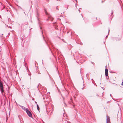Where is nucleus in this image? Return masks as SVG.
<instances>
[{"mask_svg":"<svg viewBox=\"0 0 123 123\" xmlns=\"http://www.w3.org/2000/svg\"><path fill=\"white\" fill-rule=\"evenodd\" d=\"M35 104H37V102H36V101H35Z\"/></svg>","mask_w":123,"mask_h":123,"instance_id":"14","label":"nucleus"},{"mask_svg":"<svg viewBox=\"0 0 123 123\" xmlns=\"http://www.w3.org/2000/svg\"><path fill=\"white\" fill-rule=\"evenodd\" d=\"M37 19L38 20V23L39 24V25H40V24L41 23H40V21L38 18V17H37Z\"/></svg>","mask_w":123,"mask_h":123,"instance_id":"8","label":"nucleus"},{"mask_svg":"<svg viewBox=\"0 0 123 123\" xmlns=\"http://www.w3.org/2000/svg\"><path fill=\"white\" fill-rule=\"evenodd\" d=\"M24 14H25V12H24Z\"/></svg>","mask_w":123,"mask_h":123,"instance_id":"23","label":"nucleus"},{"mask_svg":"<svg viewBox=\"0 0 123 123\" xmlns=\"http://www.w3.org/2000/svg\"><path fill=\"white\" fill-rule=\"evenodd\" d=\"M31 4H32V2H31Z\"/></svg>","mask_w":123,"mask_h":123,"instance_id":"27","label":"nucleus"},{"mask_svg":"<svg viewBox=\"0 0 123 123\" xmlns=\"http://www.w3.org/2000/svg\"><path fill=\"white\" fill-rule=\"evenodd\" d=\"M38 74H40L39 71H38Z\"/></svg>","mask_w":123,"mask_h":123,"instance_id":"12","label":"nucleus"},{"mask_svg":"<svg viewBox=\"0 0 123 123\" xmlns=\"http://www.w3.org/2000/svg\"><path fill=\"white\" fill-rule=\"evenodd\" d=\"M107 37V36H106V37Z\"/></svg>","mask_w":123,"mask_h":123,"instance_id":"29","label":"nucleus"},{"mask_svg":"<svg viewBox=\"0 0 123 123\" xmlns=\"http://www.w3.org/2000/svg\"><path fill=\"white\" fill-rule=\"evenodd\" d=\"M64 104L65 105V106H66V104H65V103H64Z\"/></svg>","mask_w":123,"mask_h":123,"instance_id":"19","label":"nucleus"},{"mask_svg":"<svg viewBox=\"0 0 123 123\" xmlns=\"http://www.w3.org/2000/svg\"><path fill=\"white\" fill-rule=\"evenodd\" d=\"M40 28L41 29V27H40Z\"/></svg>","mask_w":123,"mask_h":123,"instance_id":"26","label":"nucleus"},{"mask_svg":"<svg viewBox=\"0 0 123 123\" xmlns=\"http://www.w3.org/2000/svg\"><path fill=\"white\" fill-rule=\"evenodd\" d=\"M7 27H8V25H7Z\"/></svg>","mask_w":123,"mask_h":123,"instance_id":"20","label":"nucleus"},{"mask_svg":"<svg viewBox=\"0 0 123 123\" xmlns=\"http://www.w3.org/2000/svg\"><path fill=\"white\" fill-rule=\"evenodd\" d=\"M45 13L46 14H47V12H45Z\"/></svg>","mask_w":123,"mask_h":123,"instance_id":"16","label":"nucleus"},{"mask_svg":"<svg viewBox=\"0 0 123 123\" xmlns=\"http://www.w3.org/2000/svg\"><path fill=\"white\" fill-rule=\"evenodd\" d=\"M0 89L1 93H2L4 92V89L3 84L1 82H0Z\"/></svg>","mask_w":123,"mask_h":123,"instance_id":"2","label":"nucleus"},{"mask_svg":"<svg viewBox=\"0 0 123 123\" xmlns=\"http://www.w3.org/2000/svg\"><path fill=\"white\" fill-rule=\"evenodd\" d=\"M106 123H111L109 117L107 116V117Z\"/></svg>","mask_w":123,"mask_h":123,"instance_id":"4","label":"nucleus"},{"mask_svg":"<svg viewBox=\"0 0 123 123\" xmlns=\"http://www.w3.org/2000/svg\"><path fill=\"white\" fill-rule=\"evenodd\" d=\"M105 74L106 76L108 75V70L107 69H106L105 70Z\"/></svg>","mask_w":123,"mask_h":123,"instance_id":"5","label":"nucleus"},{"mask_svg":"<svg viewBox=\"0 0 123 123\" xmlns=\"http://www.w3.org/2000/svg\"><path fill=\"white\" fill-rule=\"evenodd\" d=\"M41 32H42V36H43V38H44V36H43V32H42V31H41Z\"/></svg>","mask_w":123,"mask_h":123,"instance_id":"9","label":"nucleus"},{"mask_svg":"<svg viewBox=\"0 0 123 123\" xmlns=\"http://www.w3.org/2000/svg\"><path fill=\"white\" fill-rule=\"evenodd\" d=\"M53 110H54V109H53L52 110V111H51V113H52V112H53Z\"/></svg>","mask_w":123,"mask_h":123,"instance_id":"13","label":"nucleus"},{"mask_svg":"<svg viewBox=\"0 0 123 123\" xmlns=\"http://www.w3.org/2000/svg\"><path fill=\"white\" fill-rule=\"evenodd\" d=\"M26 112L28 115L30 117L32 118H33L32 114L29 110H28V109H26Z\"/></svg>","mask_w":123,"mask_h":123,"instance_id":"1","label":"nucleus"},{"mask_svg":"<svg viewBox=\"0 0 123 123\" xmlns=\"http://www.w3.org/2000/svg\"><path fill=\"white\" fill-rule=\"evenodd\" d=\"M112 12L111 14H112L113 13V11H112Z\"/></svg>","mask_w":123,"mask_h":123,"instance_id":"15","label":"nucleus"},{"mask_svg":"<svg viewBox=\"0 0 123 123\" xmlns=\"http://www.w3.org/2000/svg\"><path fill=\"white\" fill-rule=\"evenodd\" d=\"M110 96H111V94H110Z\"/></svg>","mask_w":123,"mask_h":123,"instance_id":"22","label":"nucleus"},{"mask_svg":"<svg viewBox=\"0 0 123 123\" xmlns=\"http://www.w3.org/2000/svg\"><path fill=\"white\" fill-rule=\"evenodd\" d=\"M10 34V33H8V34H9V35Z\"/></svg>","mask_w":123,"mask_h":123,"instance_id":"21","label":"nucleus"},{"mask_svg":"<svg viewBox=\"0 0 123 123\" xmlns=\"http://www.w3.org/2000/svg\"><path fill=\"white\" fill-rule=\"evenodd\" d=\"M11 28V27H10V26L8 27V28Z\"/></svg>","mask_w":123,"mask_h":123,"instance_id":"17","label":"nucleus"},{"mask_svg":"<svg viewBox=\"0 0 123 123\" xmlns=\"http://www.w3.org/2000/svg\"><path fill=\"white\" fill-rule=\"evenodd\" d=\"M48 18L47 19V20L48 21L49 20L51 21H52L53 20V18L52 17L50 16H49L48 17Z\"/></svg>","mask_w":123,"mask_h":123,"instance_id":"3","label":"nucleus"},{"mask_svg":"<svg viewBox=\"0 0 123 123\" xmlns=\"http://www.w3.org/2000/svg\"><path fill=\"white\" fill-rule=\"evenodd\" d=\"M16 104H17V103L16 102Z\"/></svg>","mask_w":123,"mask_h":123,"instance_id":"25","label":"nucleus"},{"mask_svg":"<svg viewBox=\"0 0 123 123\" xmlns=\"http://www.w3.org/2000/svg\"><path fill=\"white\" fill-rule=\"evenodd\" d=\"M121 85L123 86V81L122 82Z\"/></svg>","mask_w":123,"mask_h":123,"instance_id":"11","label":"nucleus"},{"mask_svg":"<svg viewBox=\"0 0 123 123\" xmlns=\"http://www.w3.org/2000/svg\"><path fill=\"white\" fill-rule=\"evenodd\" d=\"M81 15L82 16V14H81Z\"/></svg>","mask_w":123,"mask_h":123,"instance_id":"28","label":"nucleus"},{"mask_svg":"<svg viewBox=\"0 0 123 123\" xmlns=\"http://www.w3.org/2000/svg\"><path fill=\"white\" fill-rule=\"evenodd\" d=\"M82 89H83V88H82Z\"/></svg>","mask_w":123,"mask_h":123,"instance_id":"24","label":"nucleus"},{"mask_svg":"<svg viewBox=\"0 0 123 123\" xmlns=\"http://www.w3.org/2000/svg\"><path fill=\"white\" fill-rule=\"evenodd\" d=\"M79 9H78V10L80 12V10Z\"/></svg>","mask_w":123,"mask_h":123,"instance_id":"18","label":"nucleus"},{"mask_svg":"<svg viewBox=\"0 0 123 123\" xmlns=\"http://www.w3.org/2000/svg\"><path fill=\"white\" fill-rule=\"evenodd\" d=\"M109 31H110V30H109V29H108V34L109 33Z\"/></svg>","mask_w":123,"mask_h":123,"instance_id":"10","label":"nucleus"},{"mask_svg":"<svg viewBox=\"0 0 123 123\" xmlns=\"http://www.w3.org/2000/svg\"><path fill=\"white\" fill-rule=\"evenodd\" d=\"M37 108L38 110L39 111V109H40L39 107L38 106V105L37 104Z\"/></svg>","mask_w":123,"mask_h":123,"instance_id":"7","label":"nucleus"},{"mask_svg":"<svg viewBox=\"0 0 123 123\" xmlns=\"http://www.w3.org/2000/svg\"><path fill=\"white\" fill-rule=\"evenodd\" d=\"M19 106L21 108H22V109H23L25 111H26V109H28L27 108H26L25 107L23 106H21L20 105H19Z\"/></svg>","mask_w":123,"mask_h":123,"instance_id":"6","label":"nucleus"}]
</instances>
